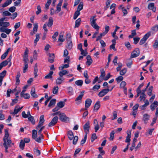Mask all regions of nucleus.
Segmentation results:
<instances>
[{"mask_svg": "<svg viewBox=\"0 0 158 158\" xmlns=\"http://www.w3.org/2000/svg\"><path fill=\"white\" fill-rule=\"evenodd\" d=\"M96 16L94 15L91 17L90 18V24L91 26L97 30H98L99 27L97 24L96 21L97 19H95Z\"/></svg>", "mask_w": 158, "mask_h": 158, "instance_id": "f257e3e1", "label": "nucleus"}, {"mask_svg": "<svg viewBox=\"0 0 158 158\" xmlns=\"http://www.w3.org/2000/svg\"><path fill=\"white\" fill-rule=\"evenodd\" d=\"M151 35V32H149L146 34L144 36V37L139 42V44L142 45L144 44L147 39L149 38Z\"/></svg>", "mask_w": 158, "mask_h": 158, "instance_id": "f03ea898", "label": "nucleus"}, {"mask_svg": "<svg viewBox=\"0 0 158 158\" xmlns=\"http://www.w3.org/2000/svg\"><path fill=\"white\" fill-rule=\"evenodd\" d=\"M60 119L62 122H66L69 120V118L66 116L64 113H61L59 114Z\"/></svg>", "mask_w": 158, "mask_h": 158, "instance_id": "7ed1b4c3", "label": "nucleus"}, {"mask_svg": "<svg viewBox=\"0 0 158 158\" xmlns=\"http://www.w3.org/2000/svg\"><path fill=\"white\" fill-rule=\"evenodd\" d=\"M44 117V115H42L40 116V121L38 125L36 128V129L38 130L43 125L45 121Z\"/></svg>", "mask_w": 158, "mask_h": 158, "instance_id": "20e7f679", "label": "nucleus"}, {"mask_svg": "<svg viewBox=\"0 0 158 158\" xmlns=\"http://www.w3.org/2000/svg\"><path fill=\"white\" fill-rule=\"evenodd\" d=\"M139 49L138 48H135L131 53V58L136 57L139 55Z\"/></svg>", "mask_w": 158, "mask_h": 158, "instance_id": "39448f33", "label": "nucleus"}, {"mask_svg": "<svg viewBox=\"0 0 158 158\" xmlns=\"http://www.w3.org/2000/svg\"><path fill=\"white\" fill-rule=\"evenodd\" d=\"M58 119V117L57 116L54 117L52 119L51 121L49 123L48 126L51 127L55 125L57 123Z\"/></svg>", "mask_w": 158, "mask_h": 158, "instance_id": "423d86ee", "label": "nucleus"}, {"mask_svg": "<svg viewBox=\"0 0 158 158\" xmlns=\"http://www.w3.org/2000/svg\"><path fill=\"white\" fill-rule=\"evenodd\" d=\"M90 128L89 122V121H87L83 126V128L85 132L87 135L89 131Z\"/></svg>", "mask_w": 158, "mask_h": 158, "instance_id": "0eeeda50", "label": "nucleus"}, {"mask_svg": "<svg viewBox=\"0 0 158 158\" xmlns=\"http://www.w3.org/2000/svg\"><path fill=\"white\" fill-rule=\"evenodd\" d=\"M110 91L108 89H103L98 94V95L100 97H102L105 95Z\"/></svg>", "mask_w": 158, "mask_h": 158, "instance_id": "6e6552de", "label": "nucleus"}, {"mask_svg": "<svg viewBox=\"0 0 158 158\" xmlns=\"http://www.w3.org/2000/svg\"><path fill=\"white\" fill-rule=\"evenodd\" d=\"M23 107L20 108L19 106H15L14 110V112L12 113H10V114H12L13 115H15L17 114L22 108Z\"/></svg>", "mask_w": 158, "mask_h": 158, "instance_id": "1a4fd4ad", "label": "nucleus"}, {"mask_svg": "<svg viewBox=\"0 0 158 158\" xmlns=\"http://www.w3.org/2000/svg\"><path fill=\"white\" fill-rule=\"evenodd\" d=\"M84 91H83L81 92V94L80 95L75 99L76 102V103L77 104H79L81 102V100L83 96L84 95L83 93Z\"/></svg>", "mask_w": 158, "mask_h": 158, "instance_id": "9d476101", "label": "nucleus"}, {"mask_svg": "<svg viewBox=\"0 0 158 158\" xmlns=\"http://www.w3.org/2000/svg\"><path fill=\"white\" fill-rule=\"evenodd\" d=\"M92 101L89 98L87 99L85 101V110H86L91 105Z\"/></svg>", "mask_w": 158, "mask_h": 158, "instance_id": "9b49d317", "label": "nucleus"}, {"mask_svg": "<svg viewBox=\"0 0 158 158\" xmlns=\"http://www.w3.org/2000/svg\"><path fill=\"white\" fill-rule=\"evenodd\" d=\"M11 58L12 56L10 55L6 60L1 62V64L3 66V67L7 65L8 64V63L10 61Z\"/></svg>", "mask_w": 158, "mask_h": 158, "instance_id": "f8f14e48", "label": "nucleus"}, {"mask_svg": "<svg viewBox=\"0 0 158 158\" xmlns=\"http://www.w3.org/2000/svg\"><path fill=\"white\" fill-rule=\"evenodd\" d=\"M148 8L152 10L154 12H155L156 10V8L154 7V4L153 3H150L148 6Z\"/></svg>", "mask_w": 158, "mask_h": 158, "instance_id": "ddd939ff", "label": "nucleus"}, {"mask_svg": "<svg viewBox=\"0 0 158 158\" xmlns=\"http://www.w3.org/2000/svg\"><path fill=\"white\" fill-rule=\"evenodd\" d=\"M49 57L48 59V61L51 63H53L54 62L55 57L54 54L53 53H49Z\"/></svg>", "mask_w": 158, "mask_h": 158, "instance_id": "4468645a", "label": "nucleus"}, {"mask_svg": "<svg viewBox=\"0 0 158 158\" xmlns=\"http://www.w3.org/2000/svg\"><path fill=\"white\" fill-rule=\"evenodd\" d=\"M158 106V102L156 101H155L150 106L151 110L153 111Z\"/></svg>", "mask_w": 158, "mask_h": 158, "instance_id": "2eb2a0df", "label": "nucleus"}, {"mask_svg": "<svg viewBox=\"0 0 158 158\" xmlns=\"http://www.w3.org/2000/svg\"><path fill=\"white\" fill-rule=\"evenodd\" d=\"M127 136L126 137V139L125 141L126 143H129L130 142V138L131 137V133L130 131H127Z\"/></svg>", "mask_w": 158, "mask_h": 158, "instance_id": "dca6fc26", "label": "nucleus"}, {"mask_svg": "<svg viewBox=\"0 0 158 158\" xmlns=\"http://www.w3.org/2000/svg\"><path fill=\"white\" fill-rule=\"evenodd\" d=\"M5 134L4 135V136L3 139V140L4 142H6V140L8 139V137L9 136V133H8V131L5 129Z\"/></svg>", "mask_w": 158, "mask_h": 158, "instance_id": "f3484780", "label": "nucleus"}, {"mask_svg": "<svg viewBox=\"0 0 158 158\" xmlns=\"http://www.w3.org/2000/svg\"><path fill=\"white\" fill-rule=\"evenodd\" d=\"M100 101H97L94 105V110L97 111L99 109L100 107Z\"/></svg>", "mask_w": 158, "mask_h": 158, "instance_id": "a211bd4d", "label": "nucleus"}, {"mask_svg": "<svg viewBox=\"0 0 158 158\" xmlns=\"http://www.w3.org/2000/svg\"><path fill=\"white\" fill-rule=\"evenodd\" d=\"M69 72L65 70H63L60 71L59 73V75L60 77H62L63 75L68 74Z\"/></svg>", "mask_w": 158, "mask_h": 158, "instance_id": "6ab92c4d", "label": "nucleus"}, {"mask_svg": "<svg viewBox=\"0 0 158 158\" xmlns=\"http://www.w3.org/2000/svg\"><path fill=\"white\" fill-rule=\"evenodd\" d=\"M62 1H60L59 3L57 4L56 6V11H58L57 13H58L61 10V6L62 5Z\"/></svg>", "mask_w": 158, "mask_h": 158, "instance_id": "aec40b11", "label": "nucleus"}, {"mask_svg": "<svg viewBox=\"0 0 158 158\" xmlns=\"http://www.w3.org/2000/svg\"><path fill=\"white\" fill-rule=\"evenodd\" d=\"M149 117L150 116L148 114H145L143 115V120L145 123H147V122L149 120Z\"/></svg>", "mask_w": 158, "mask_h": 158, "instance_id": "412c9836", "label": "nucleus"}, {"mask_svg": "<svg viewBox=\"0 0 158 158\" xmlns=\"http://www.w3.org/2000/svg\"><path fill=\"white\" fill-rule=\"evenodd\" d=\"M64 79L62 77H59L57 79L56 81V84L60 85L61 84Z\"/></svg>", "mask_w": 158, "mask_h": 158, "instance_id": "4be33fe9", "label": "nucleus"}, {"mask_svg": "<svg viewBox=\"0 0 158 158\" xmlns=\"http://www.w3.org/2000/svg\"><path fill=\"white\" fill-rule=\"evenodd\" d=\"M68 136L69 139L70 140H72L74 137L73 132L72 131H68Z\"/></svg>", "mask_w": 158, "mask_h": 158, "instance_id": "5701e85b", "label": "nucleus"}, {"mask_svg": "<svg viewBox=\"0 0 158 158\" xmlns=\"http://www.w3.org/2000/svg\"><path fill=\"white\" fill-rule=\"evenodd\" d=\"M53 20L52 17H50L48 20V22L47 25L48 27H51L53 24Z\"/></svg>", "mask_w": 158, "mask_h": 158, "instance_id": "b1692460", "label": "nucleus"}, {"mask_svg": "<svg viewBox=\"0 0 158 158\" xmlns=\"http://www.w3.org/2000/svg\"><path fill=\"white\" fill-rule=\"evenodd\" d=\"M12 2V0H7L2 5V7H5L7 6Z\"/></svg>", "mask_w": 158, "mask_h": 158, "instance_id": "393cba45", "label": "nucleus"}, {"mask_svg": "<svg viewBox=\"0 0 158 158\" xmlns=\"http://www.w3.org/2000/svg\"><path fill=\"white\" fill-rule=\"evenodd\" d=\"M67 48L69 49H71L73 46V44L71 40H68Z\"/></svg>", "mask_w": 158, "mask_h": 158, "instance_id": "a878e982", "label": "nucleus"}, {"mask_svg": "<svg viewBox=\"0 0 158 158\" xmlns=\"http://www.w3.org/2000/svg\"><path fill=\"white\" fill-rule=\"evenodd\" d=\"M53 72L52 71H51L44 78L45 79H51L52 77V75L53 74Z\"/></svg>", "mask_w": 158, "mask_h": 158, "instance_id": "bb28decb", "label": "nucleus"}, {"mask_svg": "<svg viewBox=\"0 0 158 158\" xmlns=\"http://www.w3.org/2000/svg\"><path fill=\"white\" fill-rule=\"evenodd\" d=\"M32 137L33 139L35 140L37 138V131L36 130H32Z\"/></svg>", "mask_w": 158, "mask_h": 158, "instance_id": "cd10ccee", "label": "nucleus"}, {"mask_svg": "<svg viewBox=\"0 0 158 158\" xmlns=\"http://www.w3.org/2000/svg\"><path fill=\"white\" fill-rule=\"evenodd\" d=\"M81 22V19L80 18H78L75 21V27H78L80 25Z\"/></svg>", "mask_w": 158, "mask_h": 158, "instance_id": "c85d7f7f", "label": "nucleus"}, {"mask_svg": "<svg viewBox=\"0 0 158 158\" xmlns=\"http://www.w3.org/2000/svg\"><path fill=\"white\" fill-rule=\"evenodd\" d=\"M40 39V35L38 34L36 35V38L34 40L35 46H36L37 44V42L39 41Z\"/></svg>", "mask_w": 158, "mask_h": 158, "instance_id": "c756f323", "label": "nucleus"}, {"mask_svg": "<svg viewBox=\"0 0 158 158\" xmlns=\"http://www.w3.org/2000/svg\"><path fill=\"white\" fill-rule=\"evenodd\" d=\"M80 11L77 10L75 11L73 15V18L74 19H76L78 16L80 15Z\"/></svg>", "mask_w": 158, "mask_h": 158, "instance_id": "7c9ffc66", "label": "nucleus"}, {"mask_svg": "<svg viewBox=\"0 0 158 158\" xmlns=\"http://www.w3.org/2000/svg\"><path fill=\"white\" fill-rule=\"evenodd\" d=\"M56 99H52L51 100L50 103L48 105V107H50L54 105L56 103Z\"/></svg>", "mask_w": 158, "mask_h": 158, "instance_id": "2f4dec72", "label": "nucleus"}, {"mask_svg": "<svg viewBox=\"0 0 158 158\" xmlns=\"http://www.w3.org/2000/svg\"><path fill=\"white\" fill-rule=\"evenodd\" d=\"M83 2H80L78 6L77 10L80 11L83 9Z\"/></svg>", "mask_w": 158, "mask_h": 158, "instance_id": "473e14b6", "label": "nucleus"}, {"mask_svg": "<svg viewBox=\"0 0 158 158\" xmlns=\"http://www.w3.org/2000/svg\"><path fill=\"white\" fill-rule=\"evenodd\" d=\"M115 134V132L114 131H112L110 134V137L109 138V139L110 140L112 141L114 137V134Z\"/></svg>", "mask_w": 158, "mask_h": 158, "instance_id": "72a5a7b5", "label": "nucleus"}, {"mask_svg": "<svg viewBox=\"0 0 158 158\" xmlns=\"http://www.w3.org/2000/svg\"><path fill=\"white\" fill-rule=\"evenodd\" d=\"M57 106L59 107L60 108H62L64 106V102L63 101H60L57 103Z\"/></svg>", "mask_w": 158, "mask_h": 158, "instance_id": "f704fd0d", "label": "nucleus"}, {"mask_svg": "<svg viewBox=\"0 0 158 158\" xmlns=\"http://www.w3.org/2000/svg\"><path fill=\"white\" fill-rule=\"evenodd\" d=\"M25 146V143L23 140H21L19 144V147L23 150Z\"/></svg>", "mask_w": 158, "mask_h": 158, "instance_id": "c9c22d12", "label": "nucleus"}, {"mask_svg": "<svg viewBox=\"0 0 158 158\" xmlns=\"http://www.w3.org/2000/svg\"><path fill=\"white\" fill-rule=\"evenodd\" d=\"M127 69L126 68H123L120 72V74L122 76L124 75L127 72Z\"/></svg>", "mask_w": 158, "mask_h": 158, "instance_id": "e433bc0d", "label": "nucleus"}, {"mask_svg": "<svg viewBox=\"0 0 158 158\" xmlns=\"http://www.w3.org/2000/svg\"><path fill=\"white\" fill-rule=\"evenodd\" d=\"M28 120L30 121L32 124H34L35 123V121L34 119V117L32 116L28 117Z\"/></svg>", "mask_w": 158, "mask_h": 158, "instance_id": "4c0bfd02", "label": "nucleus"}, {"mask_svg": "<svg viewBox=\"0 0 158 158\" xmlns=\"http://www.w3.org/2000/svg\"><path fill=\"white\" fill-rule=\"evenodd\" d=\"M38 138H36L35 140L38 143H41V139H43V136H41L40 135H39Z\"/></svg>", "mask_w": 158, "mask_h": 158, "instance_id": "58836bf2", "label": "nucleus"}, {"mask_svg": "<svg viewBox=\"0 0 158 158\" xmlns=\"http://www.w3.org/2000/svg\"><path fill=\"white\" fill-rule=\"evenodd\" d=\"M58 86H56L54 87L53 89L52 93L54 94H56L58 93Z\"/></svg>", "mask_w": 158, "mask_h": 158, "instance_id": "ea45409f", "label": "nucleus"}, {"mask_svg": "<svg viewBox=\"0 0 158 158\" xmlns=\"http://www.w3.org/2000/svg\"><path fill=\"white\" fill-rule=\"evenodd\" d=\"M63 35H60L59 37V39L58 40V42H64L65 40L63 38Z\"/></svg>", "mask_w": 158, "mask_h": 158, "instance_id": "a19ab883", "label": "nucleus"}, {"mask_svg": "<svg viewBox=\"0 0 158 158\" xmlns=\"http://www.w3.org/2000/svg\"><path fill=\"white\" fill-rule=\"evenodd\" d=\"M153 89V86H151L148 89V94L149 96H151L152 95V92Z\"/></svg>", "mask_w": 158, "mask_h": 158, "instance_id": "79ce46f5", "label": "nucleus"}, {"mask_svg": "<svg viewBox=\"0 0 158 158\" xmlns=\"http://www.w3.org/2000/svg\"><path fill=\"white\" fill-rule=\"evenodd\" d=\"M83 81L82 80L77 81L75 82V84L77 85L81 86L83 84Z\"/></svg>", "mask_w": 158, "mask_h": 158, "instance_id": "37998d69", "label": "nucleus"}, {"mask_svg": "<svg viewBox=\"0 0 158 158\" xmlns=\"http://www.w3.org/2000/svg\"><path fill=\"white\" fill-rule=\"evenodd\" d=\"M28 64H24V66L23 68V72L25 73L26 72L28 68Z\"/></svg>", "mask_w": 158, "mask_h": 158, "instance_id": "c03bdc74", "label": "nucleus"}, {"mask_svg": "<svg viewBox=\"0 0 158 158\" xmlns=\"http://www.w3.org/2000/svg\"><path fill=\"white\" fill-rule=\"evenodd\" d=\"M3 16H9L11 15V14L8 11H4L2 13Z\"/></svg>", "mask_w": 158, "mask_h": 158, "instance_id": "a18cd8bd", "label": "nucleus"}, {"mask_svg": "<svg viewBox=\"0 0 158 158\" xmlns=\"http://www.w3.org/2000/svg\"><path fill=\"white\" fill-rule=\"evenodd\" d=\"M6 71V70H4L0 73V78H1L3 79V78L5 76Z\"/></svg>", "mask_w": 158, "mask_h": 158, "instance_id": "49530a36", "label": "nucleus"}, {"mask_svg": "<svg viewBox=\"0 0 158 158\" xmlns=\"http://www.w3.org/2000/svg\"><path fill=\"white\" fill-rule=\"evenodd\" d=\"M123 79V77L122 76H119L118 77L116 78V80L117 81L118 83H119L121 81H122Z\"/></svg>", "mask_w": 158, "mask_h": 158, "instance_id": "de8ad7c7", "label": "nucleus"}, {"mask_svg": "<svg viewBox=\"0 0 158 158\" xmlns=\"http://www.w3.org/2000/svg\"><path fill=\"white\" fill-rule=\"evenodd\" d=\"M97 136L95 133L92 134L91 137V141L93 142L95 139H97Z\"/></svg>", "mask_w": 158, "mask_h": 158, "instance_id": "09e8293b", "label": "nucleus"}, {"mask_svg": "<svg viewBox=\"0 0 158 158\" xmlns=\"http://www.w3.org/2000/svg\"><path fill=\"white\" fill-rule=\"evenodd\" d=\"M87 136L86 134L85 135L84 139L81 142V144L83 145L85 143L87 139Z\"/></svg>", "mask_w": 158, "mask_h": 158, "instance_id": "8fccbe9b", "label": "nucleus"}, {"mask_svg": "<svg viewBox=\"0 0 158 158\" xmlns=\"http://www.w3.org/2000/svg\"><path fill=\"white\" fill-rule=\"evenodd\" d=\"M134 43L135 44H137L140 38L138 37H136L134 38Z\"/></svg>", "mask_w": 158, "mask_h": 158, "instance_id": "3c124183", "label": "nucleus"}, {"mask_svg": "<svg viewBox=\"0 0 158 158\" xmlns=\"http://www.w3.org/2000/svg\"><path fill=\"white\" fill-rule=\"evenodd\" d=\"M113 114L114 118H112V120H113L117 118V112L116 111H113Z\"/></svg>", "mask_w": 158, "mask_h": 158, "instance_id": "603ef678", "label": "nucleus"}, {"mask_svg": "<svg viewBox=\"0 0 158 158\" xmlns=\"http://www.w3.org/2000/svg\"><path fill=\"white\" fill-rule=\"evenodd\" d=\"M18 101V100L17 98L12 99V102L10 104V106H13L15 104H16L17 102Z\"/></svg>", "mask_w": 158, "mask_h": 158, "instance_id": "864d4df0", "label": "nucleus"}, {"mask_svg": "<svg viewBox=\"0 0 158 158\" xmlns=\"http://www.w3.org/2000/svg\"><path fill=\"white\" fill-rule=\"evenodd\" d=\"M146 95H142L140 96L139 99V101H141L142 100H143V101H144L145 99L146 98Z\"/></svg>", "mask_w": 158, "mask_h": 158, "instance_id": "5fc2aeb1", "label": "nucleus"}, {"mask_svg": "<svg viewBox=\"0 0 158 158\" xmlns=\"http://www.w3.org/2000/svg\"><path fill=\"white\" fill-rule=\"evenodd\" d=\"M74 139L73 141V143L74 145L76 144L77 141L78 140V137L77 136H76L74 137Z\"/></svg>", "mask_w": 158, "mask_h": 158, "instance_id": "6e6d98bb", "label": "nucleus"}, {"mask_svg": "<svg viewBox=\"0 0 158 158\" xmlns=\"http://www.w3.org/2000/svg\"><path fill=\"white\" fill-rule=\"evenodd\" d=\"M16 10V7L14 6L10 7L9 9V11L12 13L14 12Z\"/></svg>", "mask_w": 158, "mask_h": 158, "instance_id": "4d7b16f0", "label": "nucleus"}, {"mask_svg": "<svg viewBox=\"0 0 158 158\" xmlns=\"http://www.w3.org/2000/svg\"><path fill=\"white\" fill-rule=\"evenodd\" d=\"M69 67V64H64L63 66L61 67H59V69L60 70H62L63 69Z\"/></svg>", "mask_w": 158, "mask_h": 158, "instance_id": "13d9d810", "label": "nucleus"}, {"mask_svg": "<svg viewBox=\"0 0 158 158\" xmlns=\"http://www.w3.org/2000/svg\"><path fill=\"white\" fill-rule=\"evenodd\" d=\"M100 87L101 86L100 85H95L94 86V87L92 89L94 91H95L96 90H98L100 88Z\"/></svg>", "mask_w": 158, "mask_h": 158, "instance_id": "bf43d9fd", "label": "nucleus"}, {"mask_svg": "<svg viewBox=\"0 0 158 158\" xmlns=\"http://www.w3.org/2000/svg\"><path fill=\"white\" fill-rule=\"evenodd\" d=\"M17 12H15L12 15L11 14V17L10 18L12 19H14L17 16Z\"/></svg>", "mask_w": 158, "mask_h": 158, "instance_id": "052dcab7", "label": "nucleus"}, {"mask_svg": "<svg viewBox=\"0 0 158 158\" xmlns=\"http://www.w3.org/2000/svg\"><path fill=\"white\" fill-rule=\"evenodd\" d=\"M98 149L99 152L102 155H103L105 154V152L103 150L102 147H99Z\"/></svg>", "mask_w": 158, "mask_h": 158, "instance_id": "680f3d73", "label": "nucleus"}, {"mask_svg": "<svg viewBox=\"0 0 158 158\" xmlns=\"http://www.w3.org/2000/svg\"><path fill=\"white\" fill-rule=\"evenodd\" d=\"M126 85V83L125 81H122L121 82L120 85V87L121 88H124Z\"/></svg>", "mask_w": 158, "mask_h": 158, "instance_id": "e2e57ef3", "label": "nucleus"}, {"mask_svg": "<svg viewBox=\"0 0 158 158\" xmlns=\"http://www.w3.org/2000/svg\"><path fill=\"white\" fill-rule=\"evenodd\" d=\"M68 93L70 94H72L73 92V89L72 87H69L68 88Z\"/></svg>", "mask_w": 158, "mask_h": 158, "instance_id": "0e129e2a", "label": "nucleus"}, {"mask_svg": "<svg viewBox=\"0 0 158 158\" xmlns=\"http://www.w3.org/2000/svg\"><path fill=\"white\" fill-rule=\"evenodd\" d=\"M38 10L36 12V14L37 15L39 14L41 11V7L40 5H38L37 6Z\"/></svg>", "mask_w": 158, "mask_h": 158, "instance_id": "69168bd1", "label": "nucleus"}, {"mask_svg": "<svg viewBox=\"0 0 158 158\" xmlns=\"http://www.w3.org/2000/svg\"><path fill=\"white\" fill-rule=\"evenodd\" d=\"M122 11L123 13V15L125 16L127 14V11L126 9L124 8V7L122 8Z\"/></svg>", "mask_w": 158, "mask_h": 158, "instance_id": "338daca9", "label": "nucleus"}, {"mask_svg": "<svg viewBox=\"0 0 158 158\" xmlns=\"http://www.w3.org/2000/svg\"><path fill=\"white\" fill-rule=\"evenodd\" d=\"M10 25V23L9 22H2V26L6 27L9 26Z\"/></svg>", "mask_w": 158, "mask_h": 158, "instance_id": "774afa93", "label": "nucleus"}]
</instances>
